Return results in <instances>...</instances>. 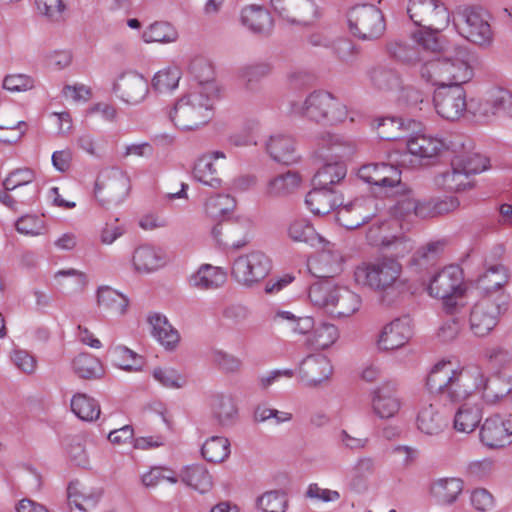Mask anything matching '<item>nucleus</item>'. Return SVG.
Here are the masks:
<instances>
[{"instance_id":"1","label":"nucleus","mask_w":512,"mask_h":512,"mask_svg":"<svg viewBox=\"0 0 512 512\" xmlns=\"http://www.w3.org/2000/svg\"><path fill=\"white\" fill-rule=\"evenodd\" d=\"M426 385L431 394L444 401L461 402L483 385V369L469 365L455 370L451 362L441 361L431 369Z\"/></svg>"},{"instance_id":"2","label":"nucleus","mask_w":512,"mask_h":512,"mask_svg":"<svg viewBox=\"0 0 512 512\" xmlns=\"http://www.w3.org/2000/svg\"><path fill=\"white\" fill-rule=\"evenodd\" d=\"M291 111L307 121L322 126L364 125L363 116L347 107L325 90L311 92L304 101L292 102Z\"/></svg>"},{"instance_id":"3","label":"nucleus","mask_w":512,"mask_h":512,"mask_svg":"<svg viewBox=\"0 0 512 512\" xmlns=\"http://www.w3.org/2000/svg\"><path fill=\"white\" fill-rule=\"evenodd\" d=\"M420 73L422 78L433 85L462 86L473 77L470 53L460 46L453 50L445 49L440 56L425 61Z\"/></svg>"},{"instance_id":"4","label":"nucleus","mask_w":512,"mask_h":512,"mask_svg":"<svg viewBox=\"0 0 512 512\" xmlns=\"http://www.w3.org/2000/svg\"><path fill=\"white\" fill-rule=\"evenodd\" d=\"M402 265L391 257L363 262L354 271L356 283L380 293L400 291L405 287L401 279Z\"/></svg>"},{"instance_id":"5","label":"nucleus","mask_w":512,"mask_h":512,"mask_svg":"<svg viewBox=\"0 0 512 512\" xmlns=\"http://www.w3.org/2000/svg\"><path fill=\"white\" fill-rule=\"evenodd\" d=\"M308 295L314 305L337 318L350 317L361 306L360 296L346 287L318 283L310 287Z\"/></svg>"},{"instance_id":"6","label":"nucleus","mask_w":512,"mask_h":512,"mask_svg":"<svg viewBox=\"0 0 512 512\" xmlns=\"http://www.w3.org/2000/svg\"><path fill=\"white\" fill-rule=\"evenodd\" d=\"M510 297L505 292L485 295L471 309L469 323L474 335H488L498 324L499 317L509 308Z\"/></svg>"},{"instance_id":"7","label":"nucleus","mask_w":512,"mask_h":512,"mask_svg":"<svg viewBox=\"0 0 512 512\" xmlns=\"http://www.w3.org/2000/svg\"><path fill=\"white\" fill-rule=\"evenodd\" d=\"M213 115L212 103H203L198 94L184 95L168 112L175 128H201L209 124Z\"/></svg>"},{"instance_id":"8","label":"nucleus","mask_w":512,"mask_h":512,"mask_svg":"<svg viewBox=\"0 0 512 512\" xmlns=\"http://www.w3.org/2000/svg\"><path fill=\"white\" fill-rule=\"evenodd\" d=\"M350 32L361 40H375L385 32V20L381 10L372 4L351 8L347 14Z\"/></svg>"},{"instance_id":"9","label":"nucleus","mask_w":512,"mask_h":512,"mask_svg":"<svg viewBox=\"0 0 512 512\" xmlns=\"http://www.w3.org/2000/svg\"><path fill=\"white\" fill-rule=\"evenodd\" d=\"M465 290L462 269L456 265L447 266L436 273L427 287L429 295L442 299L449 310L455 307L456 299L463 296Z\"/></svg>"},{"instance_id":"10","label":"nucleus","mask_w":512,"mask_h":512,"mask_svg":"<svg viewBox=\"0 0 512 512\" xmlns=\"http://www.w3.org/2000/svg\"><path fill=\"white\" fill-rule=\"evenodd\" d=\"M271 269V259L264 252L253 250L235 258L231 274L239 284L253 287L265 279Z\"/></svg>"},{"instance_id":"11","label":"nucleus","mask_w":512,"mask_h":512,"mask_svg":"<svg viewBox=\"0 0 512 512\" xmlns=\"http://www.w3.org/2000/svg\"><path fill=\"white\" fill-rule=\"evenodd\" d=\"M407 13L415 25L440 32L446 28L450 15L439 0H409Z\"/></svg>"},{"instance_id":"12","label":"nucleus","mask_w":512,"mask_h":512,"mask_svg":"<svg viewBox=\"0 0 512 512\" xmlns=\"http://www.w3.org/2000/svg\"><path fill=\"white\" fill-rule=\"evenodd\" d=\"M456 26L464 38L476 45L488 46L493 40L489 15L481 8H467L463 10Z\"/></svg>"},{"instance_id":"13","label":"nucleus","mask_w":512,"mask_h":512,"mask_svg":"<svg viewBox=\"0 0 512 512\" xmlns=\"http://www.w3.org/2000/svg\"><path fill=\"white\" fill-rule=\"evenodd\" d=\"M130 190L129 177L120 170H112L98 178L95 197L107 208L122 203Z\"/></svg>"},{"instance_id":"14","label":"nucleus","mask_w":512,"mask_h":512,"mask_svg":"<svg viewBox=\"0 0 512 512\" xmlns=\"http://www.w3.org/2000/svg\"><path fill=\"white\" fill-rule=\"evenodd\" d=\"M378 204L379 201L373 196L357 198L337 210V222L346 229H356L377 214Z\"/></svg>"},{"instance_id":"15","label":"nucleus","mask_w":512,"mask_h":512,"mask_svg":"<svg viewBox=\"0 0 512 512\" xmlns=\"http://www.w3.org/2000/svg\"><path fill=\"white\" fill-rule=\"evenodd\" d=\"M434 92V106L444 119L454 121L466 111V94L460 85H437Z\"/></svg>"},{"instance_id":"16","label":"nucleus","mask_w":512,"mask_h":512,"mask_svg":"<svg viewBox=\"0 0 512 512\" xmlns=\"http://www.w3.org/2000/svg\"><path fill=\"white\" fill-rule=\"evenodd\" d=\"M356 151L355 141L330 130H320L314 138V153L319 158L343 159Z\"/></svg>"},{"instance_id":"17","label":"nucleus","mask_w":512,"mask_h":512,"mask_svg":"<svg viewBox=\"0 0 512 512\" xmlns=\"http://www.w3.org/2000/svg\"><path fill=\"white\" fill-rule=\"evenodd\" d=\"M113 92L124 103L137 105L149 93L148 81L136 71L121 73L113 84Z\"/></svg>"},{"instance_id":"18","label":"nucleus","mask_w":512,"mask_h":512,"mask_svg":"<svg viewBox=\"0 0 512 512\" xmlns=\"http://www.w3.org/2000/svg\"><path fill=\"white\" fill-rule=\"evenodd\" d=\"M412 335L411 319L395 318L383 326L377 339V346L383 351L399 349L409 342Z\"/></svg>"},{"instance_id":"19","label":"nucleus","mask_w":512,"mask_h":512,"mask_svg":"<svg viewBox=\"0 0 512 512\" xmlns=\"http://www.w3.org/2000/svg\"><path fill=\"white\" fill-rule=\"evenodd\" d=\"M371 406L375 415L381 419H390L398 414L402 406L397 386L393 382H384L373 389Z\"/></svg>"},{"instance_id":"20","label":"nucleus","mask_w":512,"mask_h":512,"mask_svg":"<svg viewBox=\"0 0 512 512\" xmlns=\"http://www.w3.org/2000/svg\"><path fill=\"white\" fill-rule=\"evenodd\" d=\"M358 177L369 185L383 188L401 187V171L387 163L366 164L360 167Z\"/></svg>"},{"instance_id":"21","label":"nucleus","mask_w":512,"mask_h":512,"mask_svg":"<svg viewBox=\"0 0 512 512\" xmlns=\"http://www.w3.org/2000/svg\"><path fill=\"white\" fill-rule=\"evenodd\" d=\"M332 371L331 362L325 355L311 354L299 363L298 378L303 385L314 387L327 380Z\"/></svg>"},{"instance_id":"22","label":"nucleus","mask_w":512,"mask_h":512,"mask_svg":"<svg viewBox=\"0 0 512 512\" xmlns=\"http://www.w3.org/2000/svg\"><path fill=\"white\" fill-rule=\"evenodd\" d=\"M431 132L432 130H420L407 141V149L410 155L432 158L444 149L456 150L455 144L447 143L442 137Z\"/></svg>"},{"instance_id":"23","label":"nucleus","mask_w":512,"mask_h":512,"mask_svg":"<svg viewBox=\"0 0 512 512\" xmlns=\"http://www.w3.org/2000/svg\"><path fill=\"white\" fill-rule=\"evenodd\" d=\"M476 116L483 125L493 124L498 119L512 118V93L504 89L495 91L489 101L480 105Z\"/></svg>"},{"instance_id":"24","label":"nucleus","mask_w":512,"mask_h":512,"mask_svg":"<svg viewBox=\"0 0 512 512\" xmlns=\"http://www.w3.org/2000/svg\"><path fill=\"white\" fill-rule=\"evenodd\" d=\"M482 443L489 448H502L512 443V425L500 415L487 418L480 430Z\"/></svg>"},{"instance_id":"25","label":"nucleus","mask_w":512,"mask_h":512,"mask_svg":"<svg viewBox=\"0 0 512 512\" xmlns=\"http://www.w3.org/2000/svg\"><path fill=\"white\" fill-rule=\"evenodd\" d=\"M323 248L317 256L309 262V270L318 278H330L342 270V255L335 245L323 240Z\"/></svg>"},{"instance_id":"26","label":"nucleus","mask_w":512,"mask_h":512,"mask_svg":"<svg viewBox=\"0 0 512 512\" xmlns=\"http://www.w3.org/2000/svg\"><path fill=\"white\" fill-rule=\"evenodd\" d=\"M151 335L167 351H174L181 340L180 333L172 326L167 317L161 313H152L147 319Z\"/></svg>"},{"instance_id":"27","label":"nucleus","mask_w":512,"mask_h":512,"mask_svg":"<svg viewBox=\"0 0 512 512\" xmlns=\"http://www.w3.org/2000/svg\"><path fill=\"white\" fill-rule=\"evenodd\" d=\"M212 234L220 244L232 248H241L249 241L247 223L237 221H226L215 225Z\"/></svg>"},{"instance_id":"28","label":"nucleus","mask_w":512,"mask_h":512,"mask_svg":"<svg viewBox=\"0 0 512 512\" xmlns=\"http://www.w3.org/2000/svg\"><path fill=\"white\" fill-rule=\"evenodd\" d=\"M416 425L423 434L436 436L448 426V418L433 403H424L418 411Z\"/></svg>"},{"instance_id":"29","label":"nucleus","mask_w":512,"mask_h":512,"mask_svg":"<svg viewBox=\"0 0 512 512\" xmlns=\"http://www.w3.org/2000/svg\"><path fill=\"white\" fill-rule=\"evenodd\" d=\"M460 162L452 159L451 166L434 178V184L448 192H462L473 187V182L460 167Z\"/></svg>"},{"instance_id":"30","label":"nucleus","mask_w":512,"mask_h":512,"mask_svg":"<svg viewBox=\"0 0 512 512\" xmlns=\"http://www.w3.org/2000/svg\"><path fill=\"white\" fill-rule=\"evenodd\" d=\"M218 159H225V154L221 151H214L200 156L194 164V178L212 188L220 187L222 180L217 176L215 166V161Z\"/></svg>"},{"instance_id":"31","label":"nucleus","mask_w":512,"mask_h":512,"mask_svg":"<svg viewBox=\"0 0 512 512\" xmlns=\"http://www.w3.org/2000/svg\"><path fill=\"white\" fill-rule=\"evenodd\" d=\"M271 6L288 23H300L307 14L315 11L313 0H270Z\"/></svg>"},{"instance_id":"32","label":"nucleus","mask_w":512,"mask_h":512,"mask_svg":"<svg viewBox=\"0 0 512 512\" xmlns=\"http://www.w3.org/2000/svg\"><path fill=\"white\" fill-rule=\"evenodd\" d=\"M305 204L314 215H327L339 205V198L333 188L314 185L305 197Z\"/></svg>"},{"instance_id":"33","label":"nucleus","mask_w":512,"mask_h":512,"mask_svg":"<svg viewBox=\"0 0 512 512\" xmlns=\"http://www.w3.org/2000/svg\"><path fill=\"white\" fill-rule=\"evenodd\" d=\"M266 150L275 161L283 163L294 161L295 142L286 130H275L269 135Z\"/></svg>"},{"instance_id":"34","label":"nucleus","mask_w":512,"mask_h":512,"mask_svg":"<svg viewBox=\"0 0 512 512\" xmlns=\"http://www.w3.org/2000/svg\"><path fill=\"white\" fill-rule=\"evenodd\" d=\"M478 391L487 404L494 405L512 392V380L499 374L487 376L483 371V385Z\"/></svg>"},{"instance_id":"35","label":"nucleus","mask_w":512,"mask_h":512,"mask_svg":"<svg viewBox=\"0 0 512 512\" xmlns=\"http://www.w3.org/2000/svg\"><path fill=\"white\" fill-rule=\"evenodd\" d=\"M96 299L101 311L113 316H123L127 313L128 297L110 286H100L96 292Z\"/></svg>"},{"instance_id":"36","label":"nucleus","mask_w":512,"mask_h":512,"mask_svg":"<svg viewBox=\"0 0 512 512\" xmlns=\"http://www.w3.org/2000/svg\"><path fill=\"white\" fill-rule=\"evenodd\" d=\"M227 280V273L220 267L202 264L189 277V285L199 290H213L221 287Z\"/></svg>"},{"instance_id":"37","label":"nucleus","mask_w":512,"mask_h":512,"mask_svg":"<svg viewBox=\"0 0 512 512\" xmlns=\"http://www.w3.org/2000/svg\"><path fill=\"white\" fill-rule=\"evenodd\" d=\"M301 182V175L289 170L271 178L266 184L265 194L271 198L287 197L299 189Z\"/></svg>"},{"instance_id":"38","label":"nucleus","mask_w":512,"mask_h":512,"mask_svg":"<svg viewBox=\"0 0 512 512\" xmlns=\"http://www.w3.org/2000/svg\"><path fill=\"white\" fill-rule=\"evenodd\" d=\"M241 23L252 33L269 34L273 21L270 13L262 6L250 5L241 11Z\"/></svg>"},{"instance_id":"39","label":"nucleus","mask_w":512,"mask_h":512,"mask_svg":"<svg viewBox=\"0 0 512 512\" xmlns=\"http://www.w3.org/2000/svg\"><path fill=\"white\" fill-rule=\"evenodd\" d=\"M464 488L460 478H439L432 482L430 492L438 503L451 505L458 499Z\"/></svg>"},{"instance_id":"40","label":"nucleus","mask_w":512,"mask_h":512,"mask_svg":"<svg viewBox=\"0 0 512 512\" xmlns=\"http://www.w3.org/2000/svg\"><path fill=\"white\" fill-rule=\"evenodd\" d=\"M211 411L213 418L223 427L234 425L238 418L237 407L230 396L215 395L211 401Z\"/></svg>"},{"instance_id":"41","label":"nucleus","mask_w":512,"mask_h":512,"mask_svg":"<svg viewBox=\"0 0 512 512\" xmlns=\"http://www.w3.org/2000/svg\"><path fill=\"white\" fill-rule=\"evenodd\" d=\"M113 364L128 372L140 371L144 365L143 357L121 344H112L108 348Z\"/></svg>"},{"instance_id":"42","label":"nucleus","mask_w":512,"mask_h":512,"mask_svg":"<svg viewBox=\"0 0 512 512\" xmlns=\"http://www.w3.org/2000/svg\"><path fill=\"white\" fill-rule=\"evenodd\" d=\"M507 269L502 265L492 266L487 269L477 281L478 288L486 295L496 296L503 292L501 288L508 282Z\"/></svg>"},{"instance_id":"43","label":"nucleus","mask_w":512,"mask_h":512,"mask_svg":"<svg viewBox=\"0 0 512 512\" xmlns=\"http://www.w3.org/2000/svg\"><path fill=\"white\" fill-rule=\"evenodd\" d=\"M375 463L370 457H360L348 470L346 478L354 491L365 489L368 478L374 473Z\"/></svg>"},{"instance_id":"44","label":"nucleus","mask_w":512,"mask_h":512,"mask_svg":"<svg viewBox=\"0 0 512 512\" xmlns=\"http://www.w3.org/2000/svg\"><path fill=\"white\" fill-rule=\"evenodd\" d=\"M180 477L183 483L202 494L208 492L213 485L212 476L201 464L185 467L181 471Z\"/></svg>"},{"instance_id":"45","label":"nucleus","mask_w":512,"mask_h":512,"mask_svg":"<svg viewBox=\"0 0 512 512\" xmlns=\"http://www.w3.org/2000/svg\"><path fill=\"white\" fill-rule=\"evenodd\" d=\"M395 194L401 195L392 207V213L395 217L406 218L411 215L420 217V211L424 210L423 202H418L404 184H402V188L396 187Z\"/></svg>"},{"instance_id":"46","label":"nucleus","mask_w":512,"mask_h":512,"mask_svg":"<svg viewBox=\"0 0 512 512\" xmlns=\"http://www.w3.org/2000/svg\"><path fill=\"white\" fill-rule=\"evenodd\" d=\"M74 373L82 379H96L104 374L101 361L89 353H80L72 362Z\"/></svg>"},{"instance_id":"47","label":"nucleus","mask_w":512,"mask_h":512,"mask_svg":"<svg viewBox=\"0 0 512 512\" xmlns=\"http://www.w3.org/2000/svg\"><path fill=\"white\" fill-rule=\"evenodd\" d=\"M272 72V66L268 62H257L244 65L239 68L237 75L246 90L253 91L257 84Z\"/></svg>"},{"instance_id":"48","label":"nucleus","mask_w":512,"mask_h":512,"mask_svg":"<svg viewBox=\"0 0 512 512\" xmlns=\"http://www.w3.org/2000/svg\"><path fill=\"white\" fill-rule=\"evenodd\" d=\"M347 174V167L343 162L326 163L315 174L313 183L315 186L332 188L342 181Z\"/></svg>"},{"instance_id":"49","label":"nucleus","mask_w":512,"mask_h":512,"mask_svg":"<svg viewBox=\"0 0 512 512\" xmlns=\"http://www.w3.org/2000/svg\"><path fill=\"white\" fill-rule=\"evenodd\" d=\"M203 458L211 463H221L230 455V442L222 436H212L201 448Z\"/></svg>"},{"instance_id":"50","label":"nucleus","mask_w":512,"mask_h":512,"mask_svg":"<svg viewBox=\"0 0 512 512\" xmlns=\"http://www.w3.org/2000/svg\"><path fill=\"white\" fill-rule=\"evenodd\" d=\"M339 338L337 326L328 322H321L314 326L312 333L307 338V343L316 349H327Z\"/></svg>"},{"instance_id":"51","label":"nucleus","mask_w":512,"mask_h":512,"mask_svg":"<svg viewBox=\"0 0 512 512\" xmlns=\"http://www.w3.org/2000/svg\"><path fill=\"white\" fill-rule=\"evenodd\" d=\"M132 262L135 270L142 273L155 271L162 266L161 257L148 245L140 246L134 251Z\"/></svg>"},{"instance_id":"52","label":"nucleus","mask_w":512,"mask_h":512,"mask_svg":"<svg viewBox=\"0 0 512 512\" xmlns=\"http://www.w3.org/2000/svg\"><path fill=\"white\" fill-rule=\"evenodd\" d=\"M460 201L455 196L436 197L423 202L424 210L420 211V218L435 217L455 211Z\"/></svg>"},{"instance_id":"53","label":"nucleus","mask_w":512,"mask_h":512,"mask_svg":"<svg viewBox=\"0 0 512 512\" xmlns=\"http://www.w3.org/2000/svg\"><path fill=\"white\" fill-rule=\"evenodd\" d=\"M71 410L81 420L93 421L100 416V406L95 399L78 393L71 399Z\"/></svg>"},{"instance_id":"54","label":"nucleus","mask_w":512,"mask_h":512,"mask_svg":"<svg viewBox=\"0 0 512 512\" xmlns=\"http://www.w3.org/2000/svg\"><path fill=\"white\" fill-rule=\"evenodd\" d=\"M481 418V410L477 406L464 404L455 414L454 428L459 432L471 433L478 426Z\"/></svg>"},{"instance_id":"55","label":"nucleus","mask_w":512,"mask_h":512,"mask_svg":"<svg viewBox=\"0 0 512 512\" xmlns=\"http://www.w3.org/2000/svg\"><path fill=\"white\" fill-rule=\"evenodd\" d=\"M178 38L176 29L168 22H155L148 26L142 34V39L146 43H171Z\"/></svg>"},{"instance_id":"56","label":"nucleus","mask_w":512,"mask_h":512,"mask_svg":"<svg viewBox=\"0 0 512 512\" xmlns=\"http://www.w3.org/2000/svg\"><path fill=\"white\" fill-rule=\"evenodd\" d=\"M236 206V201L228 194H216L210 196L205 202V212L210 218L217 220L231 213Z\"/></svg>"},{"instance_id":"57","label":"nucleus","mask_w":512,"mask_h":512,"mask_svg":"<svg viewBox=\"0 0 512 512\" xmlns=\"http://www.w3.org/2000/svg\"><path fill=\"white\" fill-rule=\"evenodd\" d=\"M101 497V492H80L76 486L70 484L68 487V502L71 508H76L80 511H89L94 508Z\"/></svg>"},{"instance_id":"58","label":"nucleus","mask_w":512,"mask_h":512,"mask_svg":"<svg viewBox=\"0 0 512 512\" xmlns=\"http://www.w3.org/2000/svg\"><path fill=\"white\" fill-rule=\"evenodd\" d=\"M181 71L177 67H167L158 71L152 79V87L158 92H169L178 87Z\"/></svg>"},{"instance_id":"59","label":"nucleus","mask_w":512,"mask_h":512,"mask_svg":"<svg viewBox=\"0 0 512 512\" xmlns=\"http://www.w3.org/2000/svg\"><path fill=\"white\" fill-rule=\"evenodd\" d=\"M15 228L20 234L35 237L45 234L46 223L40 216L26 214L16 221Z\"/></svg>"},{"instance_id":"60","label":"nucleus","mask_w":512,"mask_h":512,"mask_svg":"<svg viewBox=\"0 0 512 512\" xmlns=\"http://www.w3.org/2000/svg\"><path fill=\"white\" fill-rule=\"evenodd\" d=\"M288 506L285 493L268 491L257 498V507L263 512H285Z\"/></svg>"},{"instance_id":"61","label":"nucleus","mask_w":512,"mask_h":512,"mask_svg":"<svg viewBox=\"0 0 512 512\" xmlns=\"http://www.w3.org/2000/svg\"><path fill=\"white\" fill-rule=\"evenodd\" d=\"M372 83L379 89L388 90L399 86L398 73L391 68L378 66L369 73Z\"/></svg>"},{"instance_id":"62","label":"nucleus","mask_w":512,"mask_h":512,"mask_svg":"<svg viewBox=\"0 0 512 512\" xmlns=\"http://www.w3.org/2000/svg\"><path fill=\"white\" fill-rule=\"evenodd\" d=\"M455 161L460 162V167L468 175L478 174L488 169L489 160L478 154L469 153L467 155H457L453 158Z\"/></svg>"},{"instance_id":"63","label":"nucleus","mask_w":512,"mask_h":512,"mask_svg":"<svg viewBox=\"0 0 512 512\" xmlns=\"http://www.w3.org/2000/svg\"><path fill=\"white\" fill-rule=\"evenodd\" d=\"M444 247L443 241L430 242L426 246L420 248L413 256V263L416 266L428 267L434 265L438 255Z\"/></svg>"},{"instance_id":"64","label":"nucleus","mask_w":512,"mask_h":512,"mask_svg":"<svg viewBox=\"0 0 512 512\" xmlns=\"http://www.w3.org/2000/svg\"><path fill=\"white\" fill-rule=\"evenodd\" d=\"M287 233L290 239L296 242H309L316 235L312 224L303 218L293 220L288 226Z\"/></svg>"}]
</instances>
